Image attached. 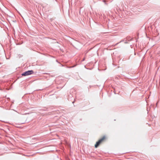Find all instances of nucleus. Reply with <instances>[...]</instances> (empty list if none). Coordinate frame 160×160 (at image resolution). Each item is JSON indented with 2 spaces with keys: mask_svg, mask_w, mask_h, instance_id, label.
<instances>
[{
  "mask_svg": "<svg viewBox=\"0 0 160 160\" xmlns=\"http://www.w3.org/2000/svg\"><path fill=\"white\" fill-rule=\"evenodd\" d=\"M74 102H72V103H73Z\"/></svg>",
  "mask_w": 160,
  "mask_h": 160,
  "instance_id": "4",
  "label": "nucleus"
},
{
  "mask_svg": "<svg viewBox=\"0 0 160 160\" xmlns=\"http://www.w3.org/2000/svg\"><path fill=\"white\" fill-rule=\"evenodd\" d=\"M105 139V136H103L96 143V144L95 145V147L96 148H97L99 145L100 144L102 143L104 140Z\"/></svg>",
  "mask_w": 160,
  "mask_h": 160,
  "instance_id": "1",
  "label": "nucleus"
},
{
  "mask_svg": "<svg viewBox=\"0 0 160 160\" xmlns=\"http://www.w3.org/2000/svg\"><path fill=\"white\" fill-rule=\"evenodd\" d=\"M34 73V72L33 70H28L26 71L23 72L22 74V76H26L28 75H30Z\"/></svg>",
  "mask_w": 160,
  "mask_h": 160,
  "instance_id": "2",
  "label": "nucleus"
},
{
  "mask_svg": "<svg viewBox=\"0 0 160 160\" xmlns=\"http://www.w3.org/2000/svg\"><path fill=\"white\" fill-rule=\"evenodd\" d=\"M125 43H127V42H125Z\"/></svg>",
  "mask_w": 160,
  "mask_h": 160,
  "instance_id": "3",
  "label": "nucleus"
}]
</instances>
